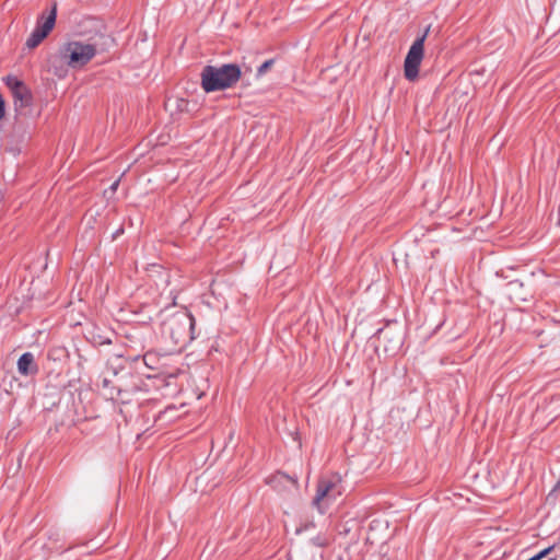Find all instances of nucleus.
Here are the masks:
<instances>
[{"label":"nucleus","instance_id":"15","mask_svg":"<svg viewBox=\"0 0 560 560\" xmlns=\"http://www.w3.org/2000/svg\"><path fill=\"white\" fill-rule=\"evenodd\" d=\"M4 116V102L0 95V119Z\"/></svg>","mask_w":560,"mask_h":560},{"label":"nucleus","instance_id":"10","mask_svg":"<svg viewBox=\"0 0 560 560\" xmlns=\"http://www.w3.org/2000/svg\"><path fill=\"white\" fill-rule=\"evenodd\" d=\"M44 38H45L44 35L39 31L34 28L33 32L31 33L30 37L26 40V46L28 48H35L42 43V40Z\"/></svg>","mask_w":560,"mask_h":560},{"label":"nucleus","instance_id":"9","mask_svg":"<svg viewBox=\"0 0 560 560\" xmlns=\"http://www.w3.org/2000/svg\"><path fill=\"white\" fill-rule=\"evenodd\" d=\"M56 16L57 8L56 5H54L47 16L43 14L42 16L38 18L35 30L39 31L44 35V37H46L55 26Z\"/></svg>","mask_w":560,"mask_h":560},{"label":"nucleus","instance_id":"16","mask_svg":"<svg viewBox=\"0 0 560 560\" xmlns=\"http://www.w3.org/2000/svg\"><path fill=\"white\" fill-rule=\"evenodd\" d=\"M118 186V182H115L113 185H112V189H116Z\"/></svg>","mask_w":560,"mask_h":560},{"label":"nucleus","instance_id":"7","mask_svg":"<svg viewBox=\"0 0 560 560\" xmlns=\"http://www.w3.org/2000/svg\"><path fill=\"white\" fill-rule=\"evenodd\" d=\"M7 84L12 91L15 106H18V103H20L21 107L31 104V93L22 81L18 80L15 77H8Z\"/></svg>","mask_w":560,"mask_h":560},{"label":"nucleus","instance_id":"11","mask_svg":"<svg viewBox=\"0 0 560 560\" xmlns=\"http://www.w3.org/2000/svg\"><path fill=\"white\" fill-rule=\"evenodd\" d=\"M122 378H124V377L121 376V377H119V378H118L117 383H113V381H112V380H109V378H107V377H103V380H102V388L105 390V393H104V394H105V396H106L107 398H109V395H108V394H109V392H110V388H113V387H117V386L119 385V382H124V380H122Z\"/></svg>","mask_w":560,"mask_h":560},{"label":"nucleus","instance_id":"8","mask_svg":"<svg viewBox=\"0 0 560 560\" xmlns=\"http://www.w3.org/2000/svg\"><path fill=\"white\" fill-rule=\"evenodd\" d=\"M18 371L24 376L35 375L38 372L33 353L25 352L20 357L18 360Z\"/></svg>","mask_w":560,"mask_h":560},{"label":"nucleus","instance_id":"2","mask_svg":"<svg viewBox=\"0 0 560 560\" xmlns=\"http://www.w3.org/2000/svg\"><path fill=\"white\" fill-rule=\"evenodd\" d=\"M241 68L235 63L208 65L200 73L201 88L207 93L226 90L232 88L241 79Z\"/></svg>","mask_w":560,"mask_h":560},{"label":"nucleus","instance_id":"14","mask_svg":"<svg viewBox=\"0 0 560 560\" xmlns=\"http://www.w3.org/2000/svg\"><path fill=\"white\" fill-rule=\"evenodd\" d=\"M553 546H549L547 548H545L544 550L539 551L537 555H535L539 560H541L542 558L547 557L552 550H553Z\"/></svg>","mask_w":560,"mask_h":560},{"label":"nucleus","instance_id":"12","mask_svg":"<svg viewBox=\"0 0 560 560\" xmlns=\"http://www.w3.org/2000/svg\"><path fill=\"white\" fill-rule=\"evenodd\" d=\"M156 357L153 352H147L144 355H143V361H144V364L147 366H149L150 369H153V363L155 361Z\"/></svg>","mask_w":560,"mask_h":560},{"label":"nucleus","instance_id":"5","mask_svg":"<svg viewBox=\"0 0 560 560\" xmlns=\"http://www.w3.org/2000/svg\"><path fill=\"white\" fill-rule=\"evenodd\" d=\"M430 26H428L424 33L417 37L410 46L404 62L405 78L408 81H415L419 75V68L424 56V42L429 34Z\"/></svg>","mask_w":560,"mask_h":560},{"label":"nucleus","instance_id":"6","mask_svg":"<svg viewBox=\"0 0 560 560\" xmlns=\"http://www.w3.org/2000/svg\"><path fill=\"white\" fill-rule=\"evenodd\" d=\"M130 382H119L117 387L110 388L109 399H120L121 402H128L130 396L140 392H148L143 380L131 373L128 374Z\"/></svg>","mask_w":560,"mask_h":560},{"label":"nucleus","instance_id":"13","mask_svg":"<svg viewBox=\"0 0 560 560\" xmlns=\"http://www.w3.org/2000/svg\"><path fill=\"white\" fill-rule=\"evenodd\" d=\"M273 65V59L266 60L259 68L257 69V75H262L270 67Z\"/></svg>","mask_w":560,"mask_h":560},{"label":"nucleus","instance_id":"1","mask_svg":"<svg viewBox=\"0 0 560 560\" xmlns=\"http://www.w3.org/2000/svg\"><path fill=\"white\" fill-rule=\"evenodd\" d=\"M195 318L186 310L165 315L161 323V337L168 351L180 350L195 339Z\"/></svg>","mask_w":560,"mask_h":560},{"label":"nucleus","instance_id":"4","mask_svg":"<svg viewBox=\"0 0 560 560\" xmlns=\"http://www.w3.org/2000/svg\"><path fill=\"white\" fill-rule=\"evenodd\" d=\"M96 54V47L82 42H69L60 49L61 59L71 68L85 66Z\"/></svg>","mask_w":560,"mask_h":560},{"label":"nucleus","instance_id":"3","mask_svg":"<svg viewBox=\"0 0 560 560\" xmlns=\"http://www.w3.org/2000/svg\"><path fill=\"white\" fill-rule=\"evenodd\" d=\"M343 492L341 477L337 474L322 477L318 480L313 505L323 514L329 503L339 498Z\"/></svg>","mask_w":560,"mask_h":560},{"label":"nucleus","instance_id":"17","mask_svg":"<svg viewBox=\"0 0 560 560\" xmlns=\"http://www.w3.org/2000/svg\"><path fill=\"white\" fill-rule=\"evenodd\" d=\"M558 486H560V480L558 481Z\"/></svg>","mask_w":560,"mask_h":560}]
</instances>
